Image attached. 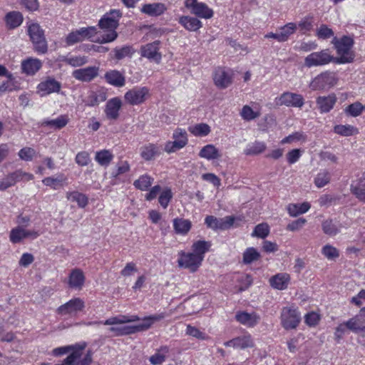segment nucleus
I'll return each instance as SVG.
<instances>
[{
  "label": "nucleus",
  "mask_w": 365,
  "mask_h": 365,
  "mask_svg": "<svg viewBox=\"0 0 365 365\" xmlns=\"http://www.w3.org/2000/svg\"><path fill=\"white\" fill-rule=\"evenodd\" d=\"M154 178L150 176L148 174L143 175L139 177L138 179L135 180L133 182L134 187L140 190L144 191L148 190V189L152 185L153 183Z\"/></svg>",
  "instance_id": "obj_37"
},
{
  "label": "nucleus",
  "mask_w": 365,
  "mask_h": 365,
  "mask_svg": "<svg viewBox=\"0 0 365 365\" xmlns=\"http://www.w3.org/2000/svg\"><path fill=\"white\" fill-rule=\"evenodd\" d=\"M289 282L290 276L285 272L278 273L269 279L271 287L278 290L286 289Z\"/></svg>",
  "instance_id": "obj_21"
},
{
  "label": "nucleus",
  "mask_w": 365,
  "mask_h": 365,
  "mask_svg": "<svg viewBox=\"0 0 365 365\" xmlns=\"http://www.w3.org/2000/svg\"><path fill=\"white\" fill-rule=\"evenodd\" d=\"M322 228L326 235L335 236L340 232L341 225L332 220H326L322 222Z\"/></svg>",
  "instance_id": "obj_34"
},
{
  "label": "nucleus",
  "mask_w": 365,
  "mask_h": 365,
  "mask_svg": "<svg viewBox=\"0 0 365 365\" xmlns=\"http://www.w3.org/2000/svg\"><path fill=\"white\" fill-rule=\"evenodd\" d=\"M305 138H304V135H303V133H299V132H296V133H294L288 136H287L286 138H283L281 141V143L282 144H285V143H292L293 142H297V141H299V140H304Z\"/></svg>",
  "instance_id": "obj_64"
},
{
  "label": "nucleus",
  "mask_w": 365,
  "mask_h": 365,
  "mask_svg": "<svg viewBox=\"0 0 365 365\" xmlns=\"http://www.w3.org/2000/svg\"><path fill=\"white\" fill-rule=\"evenodd\" d=\"M189 131L195 136H205L210 133V128L206 123H199L189 128Z\"/></svg>",
  "instance_id": "obj_48"
},
{
  "label": "nucleus",
  "mask_w": 365,
  "mask_h": 365,
  "mask_svg": "<svg viewBox=\"0 0 365 365\" xmlns=\"http://www.w3.org/2000/svg\"><path fill=\"white\" fill-rule=\"evenodd\" d=\"M364 106L359 102H355L345 108V113L352 117H357L361 115Z\"/></svg>",
  "instance_id": "obj_52"
},
{
  "label": "nucleus",
  "mask_w": 365,
  "mask_h": 365,
  "mask_svg": "<svg viewBox=\"0 0 365 365\" xmlns=\"http://www.w3.org/2000/svg\"><path fill=\"white\" fill-rule=\"evenodd\" d=\"M178 23L189 31H197L202 26V22L196 17L182 16L179 18Z\"/></svg>",
  "instance_id": "obj_26"
},
{
  "label": "nucleus",
  "mask_w": 365,
  "mask_h": 365,
  "mask_svg": "<svg viewBox=\"0 0 365 365\" xmlns=\"http://www.w3.org/2000/svg\"><path fill=\"white\" fill-rule=\"evenodd\" d=\"M185 6L190 10V13L199 18L209 19L213 16V11L208 6L197 0H185Z\"/></svg>",
  "instance_id": "obj_13"
},
{
  "label": "nucleus",
  "mask_w": 365,
  "mask_h": 365,
  "mask_svg": "<svg viewBox=\"0 0 365 365\" xmlns=\"http://www.w3.org/2000/svg\"><path fill=\"white\" fill-rule=\"evenodd\" d=\"M140 11L150 16H158L166 11V6L162 3L147 4L143 6Z\"/></svg>",
  "instance_id": "obj_28"
},
{
  "label": "nucleus",
  "mask_w": 365,
  "mask_h": 365,
  "mask_svg": "<svg viewBox=\"0 0 365 365\" xmlns=\"http://www.w3.org/2000/svg\"><path fill=\"white\" fill-rule=\"evenodd\" d=\"M6 27L9 30H12L18 28L21 25L24 21V17L21 13L16 11L8 12L4 19Z\"/></svg>",
  "instance_id": "obj_22"
},
{
  "label": "nucleus",
  "mask_w": 365,
  "mask_h": 365,
  "mask_svg": "<svg viewBox=\"0 0 365 365\" xmlns=\"http://www.w3.org/2000/svg\"><path fill=\"white\" fill-rule=\"evenodd\" d=\"M322 253L328 259H334L339 256V250L330 245H326L323 247L322 250Z\"/></svg>",
  "instance_id": "obj_56"
},
{
  "label": "nucleus",
  "mask_w": 365,
  "mask_h": 365,
  "mask_svg": "<svg viewBox=\"0 0 365 365\" xmlns=\"http://www.w3.org/2000/svg\"><path fill=\"white\" fill-rule=\"evenodd\" d=\"M269 232V226L266 223H261L257 225L252 233V236H256L260 238L266 237Z\"/></svg>",
  "instance_id": "obj_57"
},
{
  "label": "nucleus",
  "mask_w": 365,
  "mask_h": 365,
  "mask_svg": "<svg viewBox=\"0 0 365 365\" xmlns=\"http://www.w3.org/2000/svg\"><path fill=\"white\" fill-rule=\"evenodd\" d=\"M86 344H76L75 345L66 346L56 348L53 350L54 356H61L68 352L70 354L61 363L54 365H90L92 362V354L88 351L85 356L81 358L83 351L85 349Z\"/></svg>",
  "instance_id": "obj_1"
},
{
  "label": "nucleus",
  "mask_w": 365,
  "mask_h": 365,
  "mask_svg": "<svg viewBox=\"0 0 365 365\" xmlns=\"http://www.w3.org/2000/svg\"><path fill=\"white\" fill-rule=\"evenodd\" d=\"M173 198V193L170 188L164 190L159 196V203L163 208H166Z\"/></svg>",
  "instance_id": "obj_58"
},
{
  "label": "nucleus",
  "mask_w": 365,
  "mask_h": 365,
  "mask_svg": "<svg viewBox=\"0 0 365 365\" xmlns=\"http://www.w3.org/2000/svg\"><path fill=\"white\" fill-rule=\"evenodd\" d=\"M236 218L234 216H225L220 218L218 228L220 230H226L232 227L235 223Z\"/></svg>",
  "instance_id": "obj_59"
},
{
  "label": "nucleus",
  "mask_w": 365,
  "mask_h": 365,
  "mask_svg": "<svg viewBox=\"0 0 365 365\" xmlns=\"http://www.w3.org/2000/svg\"><path fill=\"white\" fill-rule=\"evenodd\" d=\"M334 63V56L330 54L329 49L313 52L304 58V66L307 68L317 67Z\"/></svg>",
  "instance_id": "obj_7"
},
{
  "label": "nucleus",
  "mask_w": 365,
  "mask_h": 365,
  "mask_svg": "<svg viewBox=\"0 0 365 365\" xmlns=\"http://www.w3.org/2000/svg\"><path fill=\"white\" fill-rule=\"evenodd\" d=\"M159 45L160 41H155L142 46L140 49L141 56L149 59L150 61L159 63L162 58V55L159 52Z\"/></svg>",
  "instance_id": "obj_16"
},
{
  "label": "nucleus",
  "mask_w": 365,
  "mask_h": 365,
  "mask_svg": "<svg viewBox=\"0 0 365 365\" xmlns=\"http://www.w3.org/2000/svg\"><path fill=\"white\" fill-rule=\"evenodd\" d=\"M235 319L245 326L253 327L259 323L260 317L259 315L255 312H240L236 314Z\"/></svg>",
  "instance_id": "obj_20"
},
{
  "label": "nucleus",
  "mask_w": 365,
  "mask_h": 365,
  "mask_svg": "<svg viewBox=\"0 0 365 365\" xmlns=\"http://www.w3.org/2000/svg\"><path fill=\"white\" fill-rule=\"evenodd\" d=\"M336 50L338 57L334 56V63L342 64L353 62L355 53L352 50L354 39L349 36H344L341 38L334 37L331 41Z\"/></svg>",
  "instance_id": "obj_3"
},
{
  "label": "nucleus",
  "mask_w": 365,
  "mask_h": 365,
  "mask_svg": "<svg viewBox=\"0 0 365 365\" xmlns=\"http://www.w3.org/2000/svg\"><path fill=\"white\" fill-rule=\"evenodd\" d=\"M84 308V301L79 297H76L58 307L56 312L60 316L73 317L76 316L79 312L83 311Z\"/></svg>",
  "instance_id": "obj_9"
},
{
  "label": "nucleus",
  "mask_w": 365,
  "mask_h": 365,
  "mask_svg": "<svg viewBox=\"0 0 365 365\" xmlns=\"http://www.w3.org/2000/svg\"><path fill=\"white\" fill-rule=\"evenodd\" d=\"M199 156L208 160L218 159L221 157L218 149L212 144L204 146L199 153Z\"/></svg>",
  "instance_id": "obj_31"
},
{
  "label": "nucleus",
  "mask_w": 365,
  "mask_h": 365,
  "mask_svg": "<svg viewBox=\"0 0 365 365\" xmlns=\"http://www.w3.org/2000/svg\"><path fill=\"white\" fill-rule=\"evenodd\" d=\"M310 209L309 202H304L302 204H290L288 205V213L292 216L296 217L299 215L307 212Z\"/></svg>",
  "instance_id": "obj_38"
},
{
  "label": "nucleus",
  "mask_w": 365,
  "mask_h": 365,
  "mask_svg": "<svg viewBox=\"0 0 365 365\" xmlns=\"http://www.w3.org/2000/svg\"><path fill=\"white\" fill-rule=\"evenodd\" d=\"M211 247V242L205 240H198L193 243L192 246V253L201 257L204 259L205 254L209 251Z\"/></svg>",
  "instance_id": "obj_35"
},
{
  "label": "nucleus",
  "mask_w": 365,
  "mask_h": 365,
  "mask_svg": "<svg viewBox=\"0 0 365 365\" xmlns=\"http://www.w3.org/2000/svg\"><path fill=\"white\" fill-rule=\"evenodd\" d=\"M106 81L114 86L122 87L125 85V79L123 75L118 71L112 70L105 74Z\"/></svg>",
  "instance_id": "obj_30"
},
{
  "label": "nucleus",
  "mask_w": 365,
  "mask_h": 365,
  "mask_svg": "<svg viewBox=\"0 0 365 365\" xmlns=\"http://www.w3.org/2000/svg\"><path fill=\"white\" fill-rule=\"evenodd\" d=\"M121 15L120 10L115 9L106 14L99 21L98 26L101 29L106 30L107 32L95 39H91V41L99 43H106L115 41L118 37L115 29L118 26V20Z\"/></svg>",
  "instance_id": "obj_2"
},
{
  "label": "nucleus",
  "mask_w": 365,
  "mask_h": 365,
  "mask_svg": "<svg viewBox=\"0 0 365 365\" xmlns=\"http://www.w3.org/2000/svg\"><path fill=\"white\" fill-rule=\"evenodd\" d=\"M232 78L233 72L225 68H217L213 74L214 83L220 89H225L230 86L232 83Z\"/></svg>",
  "instance_id": "obj_15"
},
{
  "label": "nucleus",
  "mask_w": 365,
  "mask_h": 365,
  "mask_svg": "<svg viewBox=\"0 0 365 365\" xmlns=\"http://www.w3.org/2000/svg\"><path fill=\"white\" fill-rule=\"evenodd\" d=\"M317 36L319 38L327 39L334 36L332 29L325 24H322L317 31Z\"/></svg>",
  "instance_id": "obj_60"
},
{
  "label": "nucleus",
  "mask_w": 365,
  "mask_h": 365,
  "mask_svg": "<svg viewBox=\"0 0 365 365\" xmlns=\"http://www.w3.org/2000/svg\"><path fill=\"white\" fill-rule=\"evenodd\" d=\"M338 82L336 74L331 71L322 72L313 78L309 87L313 91L329 90Z\"/></svg>",
  "instance_id": "obj_6"
},
{
  "label": "nucleus",
  "mask_w": 365,
  "mask_h": 365,
  "mask_svg": "<svg viewBox=\"0 0 365 365\" xmlns=\"http://www.w3.org/2000/svg\"><path fill=\"white\" fill-rule=\"evenodd\" d=\"M68 123V118L66 115H60L56 119L43 121L42 125L53 127L56 129H61L65 127Z\"/></svg>",
  "instance_id": "obj_45"
},
{
  "label": "nucleus",
  "mask_w": 365,
  "mask_h": 365,
  "mask_svg": "<svg viewBox=\"0 0 365 365\" xmlns=\"http://www.w3.org/2000/svg\"><path fill=\"white\" fill-rule=\"evenodd\" d=\"M113 158V154L108 150L98 151L96 154V160L102 166H107Z\"/></svg>",
  "instance_id": "obj_43"
},
{
  "label": "nucleus",
  "mask_w": 365,
  "mask_h": 365,
  "mask_svg": "<svg viewBox=\"0 0 365 365\" xmlns=\"http://www.w3.org/2000/svg\"><path fill=\"white\" fill-rule=\"evenodd\" d=\"M173 141H168L165 145V151L168 153H175L184 148L188 142L187 132L182 128H177L173 134Z\"/></svg>",
  "instance_id": "obj_11"
},
{
  "label": "nucleus",
  "mask_w": 365,
  "mask_h": 365,
  "mask_svg": "<svg viewBox=\"0 0 365 365\" xmlns=\"http://www.w3.org/2000/svg\"><path fill=\"white\" fill-rule=\"evenodd\" d=\"M24 239H25V234L23 226H17L10 231L9 240L13 244L19 243Z\"/></svg>",
  "instance_id": "obj_44"
},
{
  "label": "nucleus",
  "mask_w": 365,
  "mask_h": 365,
  "mask_svg": "<svg viewBox=\"0 0 365 365\" xmlns=\"http://www.w3.org/2000/svg\"><path fill=\"white\" fill-rule=\"evenodd\" d=\"M240 115L244 120L250 121L258 118L260 113L254 111L250 106L246 105L242 107Z\"/></svg>",
  "instance_id": "obj_53"
},
{
  "label": "nucleus",
  "mask_w": 365,
  "mask_h": 365,
  "mask_svg": "<svg viewBox=\"0 0 365 365\" xmlns=\"http://www.w3.org/2000/svg\"><path fill=\"white\" fill-rule=\"evenodd\" d=\"M266 149V145L263 142L255 141L248 145L245 150V154L247 155H258L264 152Z\"/></svg>",
  "instance_id": "obj_47"
},
{
  "label": "nucleus",
  "mask_w": 365,
  "mask_h": 365,
  "mask_svg": "<svg viewBox=\"0 0 365 365\" xmlns=\"http://www.w3.org/2000/svg\"><path fill=\"white\" fill-rule=\"evenodd\" d=\"M331 180V174L327 170H322L314 178V184L318 188L323 187L327 185Z\"/></svg>",
  "instance_id": "obj_50"
},
{
  "label": "nucleus",
  "mask_w": 365,
  "mask_h": 365,
  "mask_svg": "<svg viewBox=\"0 0 365 365\" xmlns=\"http://www.w3.org/2000/svg\"><path fill=\"white\" fill-rule=\"evenodd\" d=\"M98 67L88 66L84 68H79L73 71L72 76L76 80L83 82H90L98 76Z\"/></svg>",
  "instance_id": "obj_17"
},
{
  "label": "nucleus",
  "mask_w": 365,
  "mask_h": 365,
  "mask_svg": "<svg viewBox=\"0 0 365 365\" xmlns=\"http://www.w3.org/2000/svg\"><path fill=\"white\" fill-rule=\"evenodd\" d=\"M169 347L167 346H162L157 349L156 353L152 355L149 361L153 365H160L166 359L167 354L169 353Z\"/></svg>",
  "instance_id": "obj_33"
},
{
  "label": "nucleus",
  "mask_w": 365,
  "mask_h": 365,
  "mask_svg": "<svg viewBox=\"0 0 365 365\" xmlns=\"http://www.w3.org/2000/svg\"><path fill=\"white\" fill-rule=\"evenodd\" d=\"M336 99V95L331 93L327 96L318 97L316 103L322 113H327L333 108Z\"/></svg>",
  "instance_id": "obj_25"
},
{
  "label": "nucleus",
  "mask_w": 365,
  "mask_h": 365,
  "mask_svg": "<svg viewBox=\"0 0 365 365\" xmlns=\"http://www.w3.org/2000/svg\"><path fill=\"white\" fill-rule=\"evenodd\" d=\"M178 260L179 267L187 269L191 272H196L202 262L201 257L195 255L192 252H180Z\"/></svg>",
  "instance_id": "obj_14"
},
{
  "label": "nucleus",
  "mask_w": 365,
  "mask_h": 365,
  "mask_svg": "<svg viewBox=\"0 0 365 365\" xmlns=\"http://www.w3.org/2000/svg\"><path fill=\"white\" fill-rule=\"evenodd\" d=\"M274 102L278 106L302 108L304 104V99L300 94L287 91L276 98Z\"/></svg>",
  "instance_id": "obj_12"
},
{
  "label": "nucleus",
  "mask_w": 365,
  "mask_h": 365,
  "mask_svg": "<svg viewBox=\"0 0 365 365\" xmlns=\"http://www.w3.org/2000/svg\"><path fill=\"white\" fill-rule=\"evenodd\" d=\"M121 107L122 101L118 97H115L108 101L105 108L107 118L109 120L118 119Z\"/></svg>",
  "instance_id": "obj_19"
},
{
  "label": "nucleus",
  "mask_w": 365,
  "mask_h": 365,
  "mask_svg": "<svg viewBox=\"0 0 365 365\" xmlns=\"http://www.w3.org/2000/svg\"><path fill=\"white\" fill-rule=\"evenodd\" d=\"M85 282V276L80 269L71 270L68 277V285L72 289H81Z\"/></svg>",
  "instance_id": "obj_23"
},
{
  "label": "nucleus",
  "mask_w": 365,
  "mask_h": 365,
  "mask_svg": "<svg viewBox=\"0 0 365 365\" xmlns=\"http://www.w3.org/2000/svg\"><path fill=\"white\" fill-rule=\"evenodd\" d=\"M260 254L254 247H249L243 253V263L245 264H251L259 259Z\"/></svg>",
  "instance_id": "obj_46"
},
{
  "label": "nucleus",
  "mask_w": 365,
  "mask_h": 365,
  "mask_svg": "<svg viewBox=\"0 0 365 365\" xmlns=\"http://www.w3.org/2000/svg\"><path fill=\"white\" fill-rule=\"evenodd\" d=\"M36 150L30 147H25L21 149L18 155L19 158L24 161H31L34 157L36 155Z\"/></svg>",
  "instance_id": "obj_54"
},
{
  "label": "nucleus",
  "mask_w": 365,
  "mask_h": 365,
  "mask_svg": "<svg viewBox=\"0 0 365 365\" xmlns=\"http://www.w3.org/2000/svg\"><path fill=\"white\" fill-rule=\"evenodd\" d=\"M61 83L54 78H48L46 81H42L38 86V89L42 92V95H47L52 93H58L61 89Z\"/></svg>",
  "instance_id": "obj_24"
},
{
  "label": "nucleus",
  "mask_w": 365,
  "mask_h": 365,
  "mask_svg": "<svg viewBox=\"0 0 365 365\" xmlns=\"http://www.w3.org/2000/svg\"><path fill=\"white\" fill-rule=\"evenodd\" d=\"M186 334L198 339L206 340L208 339V336L200 331L197 328L190 324L187 326Z\"/></svg>",
  "instance_id": "obj_61"
},
{
  "label": "nucleus",
  "mask_w": 365,
  "mask_h": 365,
  "mask_svg": "<svg viewBox=\"0 0 365 365\" xmlns=\"http://www.w3.org/2000/svg\"><path fill=\"white\" fill-rule=\"evenodd\" d=\"M63 61L73 67L81 66L88 62L86 56H71L65 58Z\"/></svg>",
  "instance_id": "obj_55"
},
{
  "label": "nucleus",
  "mask_w": 365,
  "mask_h": 365,
  "mask_svg": "<svg viewBox=\"0 0 365 365\" xmlns=\"http://www.w3.org/2000/svg\"><path fill=\"white\" fill-rule=\"evenodd\" d=\"M351 192L359 201L365 203V178L353 182L351 185Z\"/></svg>",
  "instance_id": "obj_29"
},
{
  "label": "nucleus",
  "mask_w": 365,
  "mask_h": 365,
  "mask_svg": "<svg viewBox=\"0 0 365 365\" xmlns=\"http://www.w3.org/2000/svg\"><path fill=\"white\" fill-rule=\"evenodd\" d=\"M75 161L80 166L88 165L91 161L88 153L86 151L78 153L76 156Z\"/></svg>",
  "instance_id": "obj_63"
},
{
  "label": "nucleus",
  "mask_w": 365,
  "mask_h": 365,
  "mask_svg": "<svg viewBox=\"0 0 365 365\" xmlns=\"http://www.w3.org/2000/svg\"><path fill=\"white\" fill-rule=\"evenodd\" d=\"M297 26L294 23H288L284 26L280 27L277 31L279 34L280 42L287 41L289 36L295 33L297 31Z\"/></svg>",
  "instance_id": "obj_36"
},
{
  "label": "nucleus",
  "mask_w": 365,
  "mask_h": 365,
  "mask_svg": "<svg viewBox=\"0 0 365 365\" xmlns=\"http://www.w3.org/2000/svg\"><path fill=\"white\" fill-rule=\"evenodd\" d=\"M235 349H245L254 346V341L251 335L245 334L235 338Z\"/></svg>",
  "instance_id": "obj_40"
},
{
  "label": "nucleus",
  "mask_w": 365,
  "mask_h": 365,
  "mask_svg": "<svg viewBox=\"0 0 365 365\" xmlns=\"http://www.w3.org/2000/svg\"><path fill=\"white\" fill-rule=\"evenodd\" d=\"M150 96L147 87H134L128 90L124 95L125 102L130 106L143 104Z\"/></svg>",
  "instance_id": "obj_8"
},
{
  "label": "nucleus",
  "mask_w": 365,
  "mask_h": 365,
  "mask_svg": "<svg viewBox=\"0 0 365 365\" xmlns=\"http://www.w3.org/2000/svg\"><path fill=\"white\" fill-rule=\"evenodd\" d=\"M334 133L345 137L352 136L359 133V130L351 125H337L334 128Z\"/></svg>",
  "instance_id": "obj_39"
},
{
  "label": "nucleus",
  "mask_w": 365,
  "mask_h": 365,
  "mask_svg": "<svg viewBox=\"0 0 365 365\" xmlns=\"http://www.w3.org/2000/svg\"><path fill=\"white\" fill-rule=\"evenodd\" d=\"M301 320L300 314L297 309L284 307L281 312V324L285 329L297 328Z\"/></svg>",
  "instance_id": "obj_10"
},
{
  "label": "nucleus",
  "mask_w": 365,
  "mask_h": 365,
  "mask_svg": "<svg viewBox=\"0 0 365 365\" xmlns=\"http://www.w3.org/2000/svg\"><path fill=\"white\" fill-rule=\"evenodd\" d=\"M28 34L34 45V49L40 54L48 51V43L44 35V31L37 23H30L28 25Z\"/></svg>",
  "instance_id": "obj_5"
},
{
  "label": "nucleus",
  "mask_w": 365,
  "mask_h": 365,
  "mask_svg": "<svg viewBox=\"0 0 365 365\" xmlns=\"http://www.w3.org/2000/svg\"><path fill=\"white\" fill-rule=\"evenodd\" d=\"M82 41L85 39H91L96 34V29L93 26L81 28L78 30Z\"/></svg>",
  "instance_id": "obj_62"
},
{
  "label": "nucleus",
  "mask_w": 365,
  "mask_h": 365,
  "mask_svg": "<svg viewBox=\"0 0 365 365\" xmlns=\"http://www.w3.org/2000/svg\"><path fill=\"white\" fill-rule=\"evenodd\" d=\"M164 318L163 314L145 317L143 322L136 325L123 326L120 327H110V331L114 332L116 336H123L135 334L140 331H146L150 328L152 324Z\"/></svg>",
  "instance_id": "obj_4"
},
{
  "label": "nucleus",
  "mask_w": 365,
  "mask_h": 365,
  "mask_svg": "<svg viewBox=\"0 0 365 365\" xmlns=\"http://www.w3.org/2000/svg\"><path fill=\"white\" fill-rule=\"evenodd\" d=\"M192 223L189 220L175 218L173 220V227L177 234L186 235L191 229Z\"/></svg>",
  "instance_id": "obj_32"
},
{
  "label": "nucleus",
  "mask_w": 365,
  "mask_h": 365,
  "mask_svg": "<svg viewBox=\"0 0 365 365\" xmlns=\"http://www.w3.org/2000/svg\"><path fill=\"white\" fill-rule=\"evenodd\" d=\"M113 51L115 53V58L118 60H121L127 56H131L135 52L134 49L130 46L115 48Z\"/></svg>",
  "instance_id": "obj_51"
},
{
  "label": "nucleus",
  "mask_w": 365,
  "mask_h": 365,
  "mask_svg": "<svg viewBox=\"0 0 365 365\" xmlns=\"http://www.w3.org/2000/svg\"><path fill=\"white\" fill-rule=\"evenodd\" d=\"M348 329L354 333L365 331V307L358 314L347 321Z\"/></svg>",
  "instance_id": "obj_18"
},
{
  "label": "nucleus",
  "mask_w": 365,
  "mask_h": 365,
  "mask_svg": "<svg viewBox=\"0 0 365 365\" xmlns=\"http://www.w3.org/2000/svg\"><path fill=\"white\" fill-rule=\"evenodd\" d=\"M66 197L68 200L76 202L78 205L81 207H85L88 202V197L77 191L68 192Z\"/></svg>",
  "instance_id": "obj_41"
},
{
  "label": "nucleus",
  "mask_w": 365,
  "mask_h": 365,
  "mask_svg": "<svg viewBox=\"0 0 365 365\" xmlns=\"http://www.w3.org/2000/svg\"><path fill=\"white\" fill-rule=\"evenodd\" d=\"M14 180V184L21 181H30L34 179V175L29 173L23 171L21 169L16 170V171L9 173Z\"/></svg>",
  "instance_id": "obj_49"
},
{
  "label": "nucleus",
  "mask_w": 365,
  "mask_h": 365,
  "mask_svg": "<svg viewBox=\"0 0 365 365\" xmlns=\"http://www.w3.org/2000/svg\"><path fill=\"white\" fill-rule=\"evenodd\" d=\"M41 66V61L37 58H29L21 63L23 73L31 76L39 71Z\"/></svg>",
  "instance_id": "obj_27"
},
{
  "label": "nucleus",
  "mask_w": 365,
  "mask_h": 365,
  "mask_svg": "<svg viewBox=\"0 0 365 365\" xmlns=\"http://www.w3.org/2000/svg\"><path fill=\"white\" fill-rule=\"evenodd\" d=\"M158 153V148L154 144L150 143L140 148V155L145 160H152Z\"/></svg>",
  "instance_id": "obj_42"
}]
</instances>
